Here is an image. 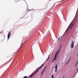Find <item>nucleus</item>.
Listing matches in <instances>:
<instances>
[{
  "mask_svg": "<svg viewBox=\"0 0 78 78\" xmlns=\"http://www.w3.org/2000/svg\"><path fill=\"white\" fill-rule=\"evenodd\" d=\"M46 68H47V66H46L45 67Z\"/></svg>",
  "mask_w": 78,
  "mask_h": 78,
  "instance_id": "nucleus-23",
  "label": "nucleus"
},
{
  "mask_svg": "<svg viewBox=\"0 0 78 78\" xmlns=\"http://www.w3.org/2000/svg\"><path fill=\"white\" fill-rule=\"evenodd\" d=\"M58 53H56L55 54V56L54 57V59L55 60H56V58H57L58 57Z\"/></svg>",
  "mask_w": 78,
  "mask_h": 78,
  "instance_id": "nucleus-5",
  "label": "nucleus"
},
{
  "mask_svg": "<svg viewBox=\"0 0 78 78\" xmlns=\"http://www.w3.org/2000/svg\"><path fill=\"white\" fill-rule=\"evenodd\" d=\"M64 77H63V78H64Z\"/></svg>",
  "mask_w": 78,
  "mask_h": 78,
  "instance_id": "nucleus-25",
  "label": "nucleus"
},
{
  "mask_svg": "<svg viewBox=\"0 0 78 78\" xmlns=\"http://www.w3.org/2000/svg\"><path fill=\"white\" fill-rule=\"evenodd\" d=\"M59 37L58 38V41H59Z\"/></svg>",
  "mask_w": 78,
  "mask_h": 78,
  "instance_id": "nucleus-19",
  "label": "nucleus"
},
{
  "mask_svg": "<svg viewBox=\"0 0 78 78\" xmlns=\"http://www.w3.org/2000/svg\"><path fill=\"white\" fill-rule=\"evenodd\" d=\"M74 44H75V41H72V43L70 44V47L71 48H73L74 47Z\"/></svg>",
  "mask_w": 78,
  "mask_h": 78,
  "instance_id": "nucleus-2",
  "label": "nucleus"
},
{
  "mask_svg": "<svg viewBox=\"0 0 78 78\" xmlns=\"http://www.w3.org/2000/svg\"><path fill=\"white\" fill-rule=\"evenodd\" d=\"M73 27V24L72 26H71V27L72 28V27Z\"/></svg>",
  "mask_w": 78,
  "mask_h": 78,
  "instance_id": "nucleus-17",
  "label": "nucleus"
},
{
  "mask_svg": "<svg viewBox=\"0 0 78 78\" xmlns=\"http://www.w3.org/2000/svg\"><path fill=\"white\" fill-rule=\"evenodd\" d=\"M11 31H9L8 34V39H9L10 36H11Z\"/></svg>",
  "mask_w": 78,
  "mask_h": 78,
  "instance_id": "nucleus-4",
  "label": "nucleus"
},
{
  "mask_svg": "<svg viewBox=\"0 0 78 78\" xmlns=\"http://www.w3.org/2000/svg\"><path fill=\"white\" fill-rule=\"evenodd\" d=\"M60 50H61V49H59L57 51L56 53H58V54H59V51H60Z\"/></svg>",
  "mask_w": 78,
  "mask_h": 78,
  "instance_id": "nucleus-8",
  "label": "nucleus"
},
{
  "mask_svg": "<svg viewBox=\"0 0 78 78\" xmlns=\"http://www.w3.org/2000/svg\"><path fill=\"white\" fill-rule=\"evenodd\" d=\"M64 76H63V77L64 78Z\"/></svg>",
  "mask_w": 78,
  "mask_h": 78,
  "instance_id": "nucleus-24",
  "label": "nucleus"
},
{
  "mask_svg": "<svg viewBox=\"0 0 78 78\" xmlns=\"http://www.w3.org/2000/svg\"><path fill=\"white\" fill-rule=\"evenodd\" d=\"M78 60H77V61L76 62V63L78 64Z\"/></svg>",
  "mask_w": 78,
  "mask_h": 78,
  "instance_id": "nucleus-16",
  "label": "nucleus"
},
{
  "mask_svg": "<svg viewBox=\"0 0 78 78\" xmlns=\"http://www.w3.org/2000/svg\"><path fill=\"white\" fill-rule=\"evenodd\" d=\"M55 59H54V58H53V60L52 62H54V61H55Z\"/></svg>",
  "mask_w": 78,
  "mask_h": 78,
  "instance_id": "nucleus-14",
  "label": "nucleus"
},
{
  "mask_svg": "<svg viewBox=\"0 0 78 78\" xmlns=\"http://www.w3.org/2000/svg\"><path fill=\"white\" fill-rule=\"evenodd\" d=\"M44 71H42V73H41V76L42 75V74H43V73H44Z\"/></svg>",
  "mask_w": 78,
  "mask_h": 78,
  "instance_id": "nucleus-12",
  "label": "nucleus"
},
{
  "mask_svg": "<svg viewBox=\"0 0 78 78\" xmlns=\"http://www.w3.org/2000/svg\"><path fill=\"white\" fill-rule=\"evenodd\" d=\"M71 24H72V23H71L70 24L69 26L68 27V28H67L66 31H65V33H64V34H66V33H67V31H68V30H69V29L70 28V26H71Z\"/></svg>",
  "mask_w": 78,
  "mask_h": 78,
  "instance_id": "nucleus-3",
  "label": "nucleus"
},
{
  "mask_svg": "<svg viewBox=\"0 0 78 78\" xmlns=\"http://www.w3.org/2000/svg\"><path fill=\"white\" fill-rule=\"evenodd\" d=\"M45 69H43V72H44V71H45Z\"/></svg>",
  "mask_w": 78,
  "mask_h": 78,
  "instance_id": "nucleus-18",
  "label": "nucleus"
},
{
  "mask_svg": "<svg viewBox=\"0 0 78 78\" xmlns=\"http://www.w3.org/2000/svg\"><path fill=\"white\" fill-rule=\"evenodd\" d=\"M72 27H71L70 28V30H71V29H72Z\"/></svg>",
  "mask_w": 78,
  "mask_h": 78,
  "instance_id": "nucleus-21",
  "label": "nucleus"
},
{
  "mask_svg": "<svg viewBox=\"0 0 78 78\" xmlns=\"http://www.w3.org/2000/svg\"><path fill=\"white\" fill-rule=\"evenodd\" d=\"M70 59H69V60L68 61V62H66V64H67L69 63V62H70Z\"/></svg>",
  "mask_w": 78,
  "mask_h": 78,
  "instance_id": "nucleus-10",
  "label": "nucleus"
},
{
  "mask_svg": "<svg viewBox=\"0 0 78 78\" xmlns=\"http://www.w3.org/2000/svg\"><path fill=\"white\" fill-rule=\"evenodd\" d=\"M51 78H54V76H53V74H52L51 75Z\"/></svg>",
  "mask_w": 78,
  "mask_h": 78,
  "instance_id": "nucleus-11",
  "label": "nucleus"
},
{
  "mask_svg": "<svg viewBox=\"0 0 78 78\" xmlns=\"http://www.w3.org/2000/svg\"><path fill=\"white\" fill-rule=\"evenodd\" d=\"M50 55L51 54H50L49 56H48V58L47 59V61H48V59H49L50 58Z\"/></svg>",
  "mask_w": 78,
  "mask_h": 78,
  "instance_id": "nucleus-9",
  "label": "nucleus"
},
{
  "mask_svg": "<svg viewBox=\"0 0 78 78\" xmlns=\"http://www.w3.org/2000/svg\"><path fill=\"white\" fill-rule=\"evenodd\" d=\"M61 45H60L59 47V49H61Z\"/></svg>",
  "mask_w": 78,
  "mask_h": 78,
  "instance_id": "nucleus-15",
  "label": "nucleus"
},
{
  "mask_svg": "<svg viewBox=\"0 0 78 78\" xmlns=\"http://www.w3.org/2000/svg\"><path fill=\"white\" fill-rule=\"evenodd\" d=\"M77 64H78V63H76L75 66V67H76V66H77Z\"/></svg>",
  "mask_w": 78,
  "mask_h": 78,
  "instance_id": "nucleus-13",
  "label": "nucleus"
},
{
  "mask_svg": "<svg viewBox=\"0 0 78 78\" xmlns=\"http://www.w3.org/2000/svg\"><path fill=\"white\" fill-rule=\"evenodd\" d=\"M58 64H57L55 67V72H57V70H58Z\"/></svg>",
  "mask_w": 78,
  "mask_h": 78,
  "instance_id": "nucleus-6",
  "label": "nucleus"
},
{
  "mask_svg": "<svg viewBox=\"0 0 78 78\" xmlns=\"http://www.w3.org/2000/svg\"><path fill=\"white\" fill-rule=\"evenodd\" d=\"M34 75V73H33L31 74V76H30V78H32L33 77V76Z\"/></svg>",
  "mask_w": 78,
  "mask_h": 78,
  "instance_id": "nucleus-7",
  "label": "nucleus"
},
{
  "mask_svg": "<svg viewBox=\"0 0 78 78\" xmlns=\"http://www.w3.org/2000/svg\"><path fill=\"white\" fill-rule=\"evenodd\" d=\"M78 54H77V56H78Z\"/></svg>",
  "mask_w": 78,
  "mask_h": 78,
  "instance_id": "nucleus-22",
  "label": "nucleus"
},
{
  "mask_svg": "<svg viewBox=\"0 0 78 78\" xmlns=\"http://www.w3.org/2000/svg\"><path fill=\"white\" fill-rule=\"evenodd\" d=\"M46 69V67H45L44 68V69L45 70Z\"/></svg>",
  "mask_w": 78,
  "mask_h": 78,
  "instance_id": "nucleus-20",
  "label": "nucleus"
},
{
  "mask_svg": "<svg viewBox=\"0 0 78 78\" xmlns=\"http://www.w3.org/2000/svg\"><path fill=\"white\" fill-rule=\"evenodd\" d=\"M44 63H43L35 71V74L36 73H37V72H38V71H39V69H41V68H42V67H43L44 66Z\"/></svg>",
  "mask_w": 78,
  "mask_h": 78,
  "instance_id": "nucleus-1",
  "label": "nucleus"
}]
</instances>
